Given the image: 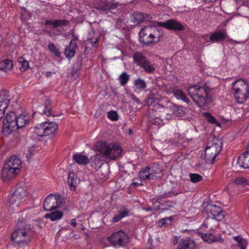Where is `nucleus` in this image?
<instances>
[{
    "instance_id": "1",
    "label": "nucleus",
    "mask_w": 249,
    "mask_h": 249,
    "mask_svg": "<svg viewBox=\"0 0 249 249\" xmlns=\"http://www.w3.org/2000/svg\"><path fill=\"white\" fill-rule=\"evenodd\" d=\"M34 236V231L30 225L23 220H18L11 234V240L18 246L27 245Z\"/></svg>"
},
{
    "instance_id": "2",
    "label": "nucleus",
    "mask_w": 249,
    "mask_h": 249,
    "mask_svg": "<svg viewBox=\"0 0 249 249\" xmlns=\"http://www.w3.org/2000/svg\"><path fill=\"white\" fill-rule=\"evenodd\" d=\"M30 120V116L28 114H22L17 117L14 112H9L3 120L2 132L5 136H8L14 128L25 126Z\"/></svg>"
},
{
    "instance_id": "3",
    "label": "nucleus",
    "mask_w": 249,
    "mask_h": 249,
    "mask_svg": "<svg viewBox=\"0 0 249 249\" xmlns=\"http://www.w3.org/2000/svg\"><path fill=\"white\" fill-rule=\"evenodd\" d=\"M22 163L20 159L16 155L10 157L2 168L1 178L4 181L15 178L20 172Z\"/></svg>"
},
{
    "instance_id": "4",
    "label": "nucleus",
    "mask_w": 249,
    "mask_h": 249,
    "mask_svg": "<svg viewBox=\"0 0 249 249\" xmlns=\"http://www.w3.org/2000/svg\"><path fill=\"white\" fill-rule=\"evenodd\" d=\"M209 89L196 85L190 87L188 89L190 96L201 107L212 102V97L209 95Z\"/></svg>"
},
{
    "instance_id": "5",
    "label": "nucleus",
    "mask_w": 249,
    "mask_h": 249,
    "mask_svg": "<svg viewBox=\"0 0 249 249\" xmlns=\"http://www.w3.org/2000/svg\"><path fill=\"white\" fill-rule=\"evenodd\" d=\"M232 85V91L236 101L239 104L244 103L249 96L248 82L243 79H238Z\"/></svg>"
},
{
    "instance_id": "6",
    "label": "nucleus",
    "mask_w": 249,
    "mask_h": 249,
    "mask_svg": "<svg viewBox=\"0 0 249 249\" xmlns=\"http://www.w3.org/2000/svg\"><path fill=\"white\" fill-rule=\"evenodd\" d=\"M152 26H147L140 32V40L142 44L149 46L158 43L160 37V32L158 29L153 31Z\"/></svg>"
},
{
    "instance_id": "7",
    "label": "nucleus",
    "mask_w": 249,
    "mask_h": 249,
    "mask_svg": "<svg viewBox=\"0 0 249 249\" xmlns=\"http://www.w3.org/2000/svg\"><path fill=\"white\" fill-rule=\"evenodd\" d=\"M98 150L105 157L112 160L119 158L122 152V149L120 145L116 143L109 144L103 142L100 143Z\"/></svg>"
},
{
    "instance_id": "8",
    "label": "nucleus",
    "mask_w": 249,
    "mask_h": 249,
    "mask_svg": "<svg viewBox=\"0 0 249 249\" xmlns=\"http://www.w3.org/2000/svg\"><path fill=\"white\" fill-rule=\"evenodd\" d=\"M107 240L111 246L117 249L126 247L129 242L128 235L123 230L113 232Z\"/></svg>"
},
{
    "instance_id": "9",
    "label": "nucleus",
    "mask_w": 249,
    "mask_h": 249,
    "mask_svg": "<svg viewBox=\"0 0 249 249\" xmlns=\"http://www.w3.org/2000/svg\"><path fill=\"white\" fill-rule=\"evenodd\" d=\"M57 124L53 122H44L37 124L34 128V133L39 137L49 136L54 133L57 130Z\"/></svg>"
},
{
    "instance_id": "10",
    "label": "nucleus",
    "mask_w": 249,
    "mask_h": 249,
    "mask_svg": "<svg viewBox=\"0 0 249 249\" xmlns=\"http://www.w3.org/2000/svg\"><path fill=\"white\" fill-rule=\"evenodd\" d=\"M221 144L222 142L219 140L207 144L205 150V160L207 163H214L216 156L222 149Z\"/></svg>"
},
{
    "instance_id": "11",
    "label": "nucleus",
    "mask_w": 249,
    "mask_h": 249,
    "mask_svg": "<svg viewBox=\"0 0 249 249\" xmlns=\"http://www.w3.org/2000/svg\"><path fill=\"white\" fill-rule=\"evenodd\" d=\"M23 195L20 189H16L9 197V207L8 213L11 214L16 212L21 204Z\"/></svg>"
},
{
    "instance_id": "12",
    "label": "nucleus",
    "mask_w": 249,
    "mask_h": 249,
    "mask_svg": "<svg viewBox=\"0 0 249 249\" xmlns=\"http://www.w3.org/2000/svg\"><path fill=\"white\" fill-rule=\"evenodd\" d=\"M62 203L61 196L59 195L51 194L44 200L43 207L45 211H53L58 209Z\"/></svg>"
},
{
    "instance_id": "13",
    "label": "nucleus",
    "mask_w": 249,
    "mask_h": 249,
    "mask_svg": "<svg viewBox=\"0 0 249 249\" xmlns=\"http://www.w3.org/2000/svg\"><path fill=\"white\" fill-rule=\"evenodd\" d=\"M154 26L162 27L168 30L182 31L184 30L183 25L174 19H168L164 22H156Z\"/></svg>"
},
{
    "instance_id": "14",
    "label": "nucleus",
    "mask_w": 249,
    "mask_h": 249,
    "mask_svg": "<svg viewBox=\"0 0 249 249\" xmlns=\"http://www.w3.org/2000/svg\"><path fill=\"white\" fill-rule=\"evenodd\" d=\"M208 216L216 221H221L224 217V212L220 207L209 204L206 208Z\"/></svg>"
},
{
    "instance_id": "15",
    "label": "nucleus",
    "mask_w": 249,
    "mask_h": 249,
    "mask_svg": "<svg viewBox=\"0 0 249 249\" xmlns=\"http://www.w3.org/2000/svg\"><path fill=\"white\" fill-rule=\"evenodd\" d=\"M10 101L9 91L6 90L0 91V118H2Z\"/></svg>"
},
{
    "instance_id": "16",
    "label": "nucleus",
    "mask_w": 249,
    "mask_h": 249,
    "mask_svg": "<svg viewBox=\"0 0 249 249\" xmlns=\"http://www.w3.org/2000/svg\"><path fill=\"white\" fill-rule=\"evenodd\" d=\"M154 164L152 168L146 166L142 169L139 172V178L141 180H145L147 179H154L156 178V174L160 172V170L158 169L156 171L154 169Z\"/></svg>"
},
{
    "instance_id": "17",
    "label": "nucleus",
    "mask_w": 249,
    "mask_h": 249,
    "mask_svg": "<svg viewBox=\"0 0 249 249\" xmlns=\"http://www.w3.org/2000/svg\"><path fill=\"white\" fill-rule=\"evenodd\" d=\"M166 92L168 94L173 93L177 99L181 100L186 103H189L190 102L189 99L187 97L185 93L176 87L169 89L166 90Z\"/></svg>"
},
{
    "instance_id": "18",
    "label": "nucleus",
    "mask_w": 249,
    "mask_h": 249,
    "mask_svg": "<svg viewBox=\"0 0 249 249\" xmlns=\"http://www.w3.org/2000/svg\"><path fill=\"white\" fill-rule=\"evenodd\" d=\"M40 114L45 115L47 117L54 116L53 113L52 102L49 98L45 99L42 107L39 109Z\"/></svg>"
},
{
    "instance_id": "19",
    "label": "nucleus",
    "mask_w": 249,
    "mask_h": 249,
    "mask_svg": "<svg viewBox=\"0 0 249 249\" xmlns=\"http://www.w3.org/2000/svg\"><path fill=\"white\" fill-rule=\"evenodd\" d=\"M69 21L65 19L60 20H46L44 25L48 28H56L61 26H66Z\"/></svg>"
},
{
    "instance_id": "20",
    "label": "nucleus",
    "mask_w": 249,
    "mask_h": 249,
    "mask_svg": "<svg viewBox=\"0 0 249 249\" xmlns=\"http://www.w3.org/2000/svg\"><path fill=\"white\" fill-rule=\"evenodd\" d=\"M227 36L225 29L218 30L213 32L210 36V40L213 42H219L225 40Z\"/></svg>"
},
{
    "instance_id": "21",
    "label": "nucleus",
    "mask_w": 249,
    "mask_h": 249,
    "mask_svg": "<svg viewBox=\"0 0 249 249\" xmlns=\"http://www.w3.org/2000/svg\"><path fill=\"white\" fill-rule=\"evenodd\" d=\"M76 48L77 45L75 40H71L69 45L65 49L64 54L66 57L69 59L73 57L75 54V49Z\"/></svg>"
},
{
    "instance_id": "22",
    "label": "nucleus",
    "mask_w": 249,
    "mask_h": 249,
    "mask_svg": "<svg viewBox=\"0 0 249 249\" xmlns=\"http://www.w3.org/2000/svg\"><path fill=\"white\" fill-rule=\"evenodd\" d=\"M237 163L243 168H249V152H244L238 158Z\"/></svg>"
},
{
    "instance_id": "23",
    "label": "nucleus",
    "mask_w": 249,
    "mask_h": 249,
    "mask_svg": "<svg viewBox=\"0 0 249 249\" xmlns=\"http://www.w3.org/2000/svg\"><path fill=\"white\" fill-rule=\"evenodd\" d=\"M233 184L239 187L248 189L249 187V179L243 176L237 177L234 179Z\"/></svg>"
},
{
    "instance_id": "24",
    "label": "nucleus",
    "mask_w": 249,
    "mask_h": 249,
    "mask_svg": "<svg viewBox=\"0 0 249 249\" xmlns=\"http://www.w3.org/2000/svg\"><path fill=\"white\" fill-rule=\"evenodd\" d=\"M49 211L50 213L45 214L44 217L45 218H49L52 221L60 219L63 215V212L57 209Z\"/></svg>"
},
{
    "instance_id": "25",
    "label": "nucleus",
    "mask_w": 249,
    "mask_h": 249,
    "mask_svg": "<svg viewBox=\"0 0 249 249\" xmlns=\"http://www.w3.org/2000/svg\"><path fill=\"white\" fill-rule=\"evenodd\" d=\"M73 160L79 165H85L89 162V158L87 156L82 155L81 153H76L72 157Z\"/></svg>"
},
{
    "instance_id": "26",
    "label": "nucleus",
    "mask_w": 249,
    "mask_h": 249,
    "mask_svg": "<svg viewBox=\"0 0 249 249\" xmlns=\"http://www.w3.org/2000/svg\"><path fill=\"white\" fill-rule=\"evenodd\" d=\"M177 249H195V242L190 239H182Z\"/></svg>"
},
{
    "instance_id": "27",
    "label": "nucleus",
    "mask_w": 249,
    "mask_h": 249,
    "mask_svg": "<svg viewBox=\"0 0 249 249\" xmlns=\"http://www.w3.org/2000/svg\"><path fill=\"white\" fill-rule=\"evenodd\" d=\"M141 68H142L147 73H153L156 69V65L155 63L151 62L147 59L141 66Z\"/></svg>"
},
{
    "instance_id": "28",
    "label": "nucleus",
    "mask_w": 249,
    "mask_h": 249,
    "mask_svg": "<svg viewBox=\"0 0 249 249\" xmlns=\"http://www.w3.org/2000/svg\"><path fill=\"white\" fill-rule=\"evenodd\" d=\"M134 62L140 67L144 63L147 58L141 52H136L133 56Z\"/></svg>"
},
{
    "instance_id": "29",
    "label": "nucleus",
    "mask_w": 249,
    "mask_h": 249,
    "mask_svg": "<svg viewBox=\"0 0 249 249\" xmlns=\"http://www.w3.org/2000/svg\"><path fill=\"white\" fill-rule=\"evenodd\" d=\"M102 5H99L96 8L102 11H107L110 9H114L117 7V4L114 2H108L107 0L102 2Z\"/></svg>"
},
{
    "instance_id": "30",
    "label": "nucleus",
    "mask_w": 249,
    "mask_h": 249,
    "mask_svg": "<svg viewBox=\"0 0 249 249\" xmlns=\"http://www.w3.org/2000/svg\"><path fill=\"white\" fill-rule=\"evenodd\" d=\"M13 61L10 59H4L0 62V70L7 72L13 68Z\"/></svg>"
},
{
    "instance_id": "31",
    "label": "nucleus",
    "mask_w": 249,
    "mask_h": 249,
    "mask_svg": "<svg viewBox=\"0 0 249 249\" xmlns=\"http://www.w3.org/2000/svg\"><path fill=\"white\" fill-rule=\"evenodd\" d=\"M67 182L70 189L71 190H75L77 184V179L76 177H74L73 172H70L69 174Z\"/></svg>"
},
{
    "instance_id": "32",
    "label": "nucleus",
    "mask_w": 249,
    "mask_h": 249,
    "mask_svg": "<svg viewBox=\"0 0 249 249\" xmlns=\"http://www.w3.org/2000/svg\"><path fill=\"white\" fill-rule=\"evenodd\" d=\"M233 239L237 243V246L240 248V249H247L248 242L246 239L243 238L241 236H234Z\"/></svg>"
},
{
    "instance_id": "33",
    "label": "nucleus",
    "mask_w": 249,
    "mask_h": 249,
    "mask_svg": "<svg viewBox=\"0 0 249 249\" xmlns=\"http://www.w3.org/2000/svg\"><path fill=\"white\" fill-rule=\"evenodd\" d=\"M131 20L135 24L140 23L144 20V16L142 13H134L132 16Z\"/></svg>"
},
{
    "instance_id": "34",
    "label": "nucleus",
    "mask_w": 249,
    "mask_h": 249,
    "mask_svg": "<svg viewBox=\"0 0 249 249\" xmlns=\"http://www.w3.org/2000/svg\"><path fill=\"white\" fill-rule=\"evenodd\" d=\"M201 237L204 241L209 243L218 241V239L212 233H202Z\"/></svg>"
},
{
    "instance_id": "35",
    "label": "nucleus",
    "mask_w": 249,
    "mask_h": 249,
    "mask_svg": "<svg viewBox=\"0 0 249 249\" xmlns=\"http://www.w3.org/2000/svg\"><path fill=\"white\" fill-rule=\"evenodd\" d=\"M18 62L20 64V70L21 71H25L29 69L28 61L25 60L23 57H18Z\"/></svg>"
},
{
    "instance_id": "36",
    "label": "nucleus",
    "mask_w": 249,
    "mask_h": 249,
    "mask_svg": "<svg viewBox=\"0 0 249 249\" xmlns=\"http://www.w3.org/2000/svg\"><path fill=\"white\" fill-rule=\"evenodd\" d=\"M172 220V217H166L159 220L157 224L160 227H167L171 225Z\"/></svg>"
},
{
    "instance_id": "37",
    "label": "nucleus",
    "mask_w": 249,
    "mask_h": 249,
    "mask_svg": "<svg viewBox=\"0 0 249 249\" xmlns=\"http://www.w3.org/2000/svg\"><path fill=\"white\" fill-rule=\"evenodd\" d=\"M48 50L51 53H53L55 56L57 57L61 56V53L53 43L51 42L49 43Z\"/></svg>"
},
{
    "instance_id": "38",
    "label": "nucleus",
    "mask_w": 249,
    "mask_h": 249,
    "mask_svg": "<svg viewBox=\"0 0 249 249\" xmlns=\"http://www.w3.org/2000/svg\"><path fill=\"white\" fill-rule=\"evenodd\" d=\"M134 84L136 89H143L146 87V84L144 80L140 78L135 80Z\"/></svg>"
},
{
    "instance_id": "39",
    "label": "nucleus",
    "mask_w": 249,
    "mask_h": 249,
    "mask_svg": "<svg viewBox=\"0 0 249 249\" xmlns=\"http://www.w3.org/2000/svg\"><path fill=\"white\" fill-rule=\"evenodd\" d=\"M130 78L129 75L125 71H124L119 77L120 84L122 86L125 85Z\"/></svg>"
},
{
    "instance_id": "40",
    "label": "nucleus",
    "mask_w": 249,
    "mask_h": 249,
    "mask_svg": "<svg viewBox=\"0 0 249 249\" xmlns=\"http://www.w3.org/2000/svg\"><path fill=\"white\" fill-rule=\"evenodd\" d=\"M203 116L210 124H214L217 123L216 119L209 112H204Z\"/></svg>"
},
{
    "instance_id": "41",
    "label": "nucleus",
    "mask_w": 249,
    "mask_h": 249,
    "mask_svg": "<svg viewBox=\"0 0 249 249\" xmlns=\"http://www.w3.org/2000/svg\"><path fill=\"white\" fill-rule=\"evenodd\" d=\"M174 113L177 116L182 117L185 114V109L181 106H177L174 109Z\"/></svg>"
},
{
    "instance_id": "42",
    "label": "nucleus",
    "mask_w": 249,
    "mask_h": 249,
    "mask_svg": "<svg viewBox=\"0 0 249 249\" xmlns=\"http://www.w3.org/2000/svg\"><path fill=\"white\" fill-rule=\"evenodd\" d=\"M190 180L193 183H197L202 180V177L197 174H190Z\"/></svg>"
},
{
    "instance_id": "43",
    "label": "nucleus",
    "mask_w": 249,
    "mask_h": 249,
    "mask_svg": "<svg viewBox=\"0 0 249 249\" xmlns=\"http://www.w3.org/2000/svg\"><path fill=\"white\" fill-rule=\"evenodd\" d=\"M107 117L112 121H116L119 119L117 112L114 110L108 112Z\"/></svg>"
},
{
    "instance_id": "44",
    "label": "nucleus",
    "mask_w": 249,
    "mask_h": 249,
    "mask_svg": "<svg viewBox=\"0 0 249 249\" xmlns=\"http://www.w3.org/2000/svg\"><path fill=\"white\" fill-rule=\"evenodd\" d=\"M118 214L123 218L124 217L128 216L129 211L127 208L123 206V208L120 210Z\"/></svg>"
},
{
    "instance_id": "45",
    "label": "nucleus",
    "mask_w": 249,
    "mask_h": 249,
    "mask_svg": "<svg viewBox=\"0 0 249 249\" xmlns=\"http://www.w3.org/2000/svg\"><path fill=\"white\" fill-rule=\"evenodd\" d=\"M89 42L92 44L93 47L97 48L98 46V38L97 37L94 38H90L88 39Z\"/></svg>"
},
{
    "instance_id": "46",
    "label": "nucleus",
    "mask_w": 249,
    "mask_h": 249,
    "mask_svg": "<svg viewBox=\"0 0 249 249\" xmlns=\"http://www.w3.org/2000/svg\"><path fill=\"white\" fill-rule=\"evenodd\" d=\"M122 219V218L121 217V216L118 214L114 215V216L113 217V222L116 223L120 221Z\"/></svg>"
},
{
    "instance_id": "47",
    "label": "nucleus",
    "mask_w": 249,
    "mask_h": 249,
    "mask_svg": "<svg viewBox=\"0 0 249 249\" xmlns=\"http://www.w3.org/2000/svg\"><path fill=\"white\" fill-rule=\"evenodd\" d=\"M179 194L178 192L177 191H175L174 192H168L167 193V194H166V196H176L177 195H178V194Z\"/></svg>"
},
{
    "instance_id": "48",
    "label": "nucleus",
    "mask_w": 249,
    "mask_h": 249,
    "mask_svg": "<svg viewBox=\"0 0 249 249\" xmlns=\"http://www.w3.org/2000/svg\"><path fill=\"white\" fill-rule=\"evenodd\" d=\"M71 225L74 227H76L77 223L76 222L75 219H72L71 220Z\"/></svg>"
},
{
    "instance_id": "49",
    "label": "nucleus",
    "mask_w": 249,
    "mask_h": 249,
    "mask_svg": "<svg viewBox=\"0 0 249 249\" xmlns=\"http://www.w3.org/2000/svg\"><path fill=\"white\" fill-rule=\"evenodd\" d=\"M52 75V72L51 71H47L46 72V73H45V75L48 77H51Z\"/></svg>"
},
{
    "instance_id": "50",
    "label": "nucleus",
    "mask_w": 249,
    "mask_h": 249,
    "mask_svg": "<svg viewBox=\"0 0 249 249\" xmlns=\"http://www.w3.org/2000/svg\"><path fill=\"white\" fill-rule=\"evenodd\" d=\"M206 2L209 3V2H213L215 1L216 0H203Z\"/></svg>"
},
{
    "instance_id": "51",
    "label": "nucleus",
    "mask_w": 249,
    "mask_h": 249,
    "mask_svg": "<svg viewBox=\"0 0 249 249\" xmlns=\"http://www.w3.org/2000/svg\"><path fill=\"white\" fill-rule=\"evenodd\" d=\"M140 185V184L138 182H133L131 184V186L134 185L135 186H138Z\"/></svg>"
},
{
    "instance_id": "52",
    "label": "nucleus",
    "mask_w": 249,
    "mask_h": 249,
    "mask_svg": "<svg viewBox=\"0 0 249 249\" xmlns=\"http://www.w3.org/2000/svg\"><path fill=\"white\" fill-rule=\"evenodd\" d=\"M100 158V156L99 155H96L94 158V160H98Z\"/></svg>"
},
{
    "instance_id": "53",
    "label": "nucleus",
    "mask_w": 249,
    "mask_h": 249,
    "mask_svg": "<svg viewBox=\"0 0 249 249\" xmlns=\"http://www.w3.org/2000/svg\"><path fill=\"white\" fill-rule=\"evenodd\" d=\"M152 210V208L151 207H149V208H148L146 209V211L147 212H149V211H151Z\"/></svg>"
},
{
    "instance_id": "54",
    "label": "nucleus",
    "mask_w": 249,
    "mask_h": 249,
    "mask_svg": "<svg viewBox=\"0 0 249 249\" xmlns=\"http://www.w3.org/2000/svg\"><path fill=\"white\" fill-rule=\"evenodd\" d=\"M146 249H152L149 247L148 248H146Z\"/></svg>"
}]
</instances>
